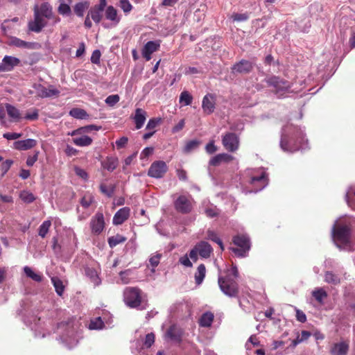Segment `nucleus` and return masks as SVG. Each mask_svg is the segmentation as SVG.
<instances>
[{
  "label": "nucleus",
  "mask_w": 355,
  "mask_h": 355,
  "mask_svg": "<svg viewBox=\"0 0 355 355\" xmlns=\"http://www.w3.org/2000/svg\"><path fill=\"white\" fill-rule=\"evenodd\" d=\"M101 127L96 126L95 125H89L84 127H81L71 132L69 135L71 136H76L78 135H83L85 133L93 131V130H98Z\"/></svg>",
  "instance_id": "29"
},
{
  "label": "nucleus",
  "mask_w": 355,
  "mask_h": 355,
  "mask_svg": "<svg viewBox=\"0 0 355 355\" xmlns=\"http://www.w3.org/2000/svg\"><path fill=\"white\" fill-rule=\"evenodd\" d=\"M192 100V96L187 91H184L181 93L180 96V103L183 102L185 105H189L191 104Z\"/></svg>",
  "instance_id": "47"
},
{
  "label": "nucleus",
  "mask_w": 355,
  "mask_h": 355,
  "mask_svg": "<svg viewBox=\"0 0 355 355\" xmlns=\"http://www.w3.org/2000/svg\"><path fill=\"white\" fill-rule=\"evenodd\" d=\"M37 144V141L33 139H27L25 140H19L15 141L13 144V147L15 149L19 150H27L28 149L33 148Z\"/></svg>",
  "instance_id": "16"
},
{
  "label": "nucleus",
  "mask_w": 355,
  "mask_h": 355,
  "mask_svg": "<svg viewBox=\"0 0 355 355\" xmlns=\"http://www.w3.org/2000/svg\"><path fill=\"white\" fill-rule=\"evenodd\" d=\"M90 228L92 233L99 235L105 228V220L102 212H97L90 220Z\"/></svg>",
  "instance_id": "8"
},
{
  "label": "nucleus",
  "mask_w": 355,
  "mask_h": 355,
  "mask_svg": "<svg viewBox=\"0 0 355 355\" xmlns=\"http://www.w3.org/2000/svg\"><path fill=\"white\" fill-rule=\"evenodd\" d=\"M105 15L106 19L112 21L114 24H118L121 21L116 9L112 6H109L106 8Z\"/></svg>",
  "instance_id": "21"
},
{
  "label": "nucleus",
  "mask_w": 355,
  "mask_h": 355,
  "mask_svg": "<svg viewBox=\"0 0 355 355\" xmlns=\"http://www.w3.org/2000/svg\"><path fill=\"white\" fill-rule=\"evenodd\" d=\"M89 2L87 1H80L73 6L74 13L79 17L84 16L85 12L89 8Z\"/></svg>",
  "instance_id": "24"
},
{
  "label": "nucleus",
  "mask_w": 355,
  "mask_h": 355,
  "mask_svg": "<svg viewBox=\"0 0 355 355\" xmlns=\"http://www.w3.org/2000/svg\"><path fill=\"white\" fill-rule=\"evenodd\" d=\"M218 286L222 292L230 297H237L239 294V286L236 280L230 275L219 277L218 280Z\"/></svg>",
  "instance_id": "2"
},
{
  "label": "nucleus",
  "mask_w": 355,
  "mask_h": 355,
  "mask_svg": "<svg viewBox=\"0 0 355 355\" xmlns=\"http://www.w3.org/2000/svg\"><path fill=\"white\" fill-rule=\"evenodd\" d=\"M104 324L101 318H97L95 320H92L89 324V328L91 329H100L103 328Z\"/></svg>",
  "instance_id": "54"
},
{
  "label": "nucleus",
  "mask_w": 355,
  "mask_h": 355,
  "mask_svg": "<svg viewBox=\"0 0 355 355\" xmlns=\"http://www.w3.org/2000/svg\"><path fill=\"white\" fill-rule=\"evenodd\" d=\"M101 52L99 50H95L92 54L91 62L94 64H98L100 62Z\"/></svg>",
  "instance_id": "60"
},
{
  "label": "nucleus",
  "mask_w": 355,
  "mask_h": 355,
  "mask_svg": "<svg viewBox=\"0 0 355 355\" xmlns=\"http://www.w3.org/2000/svg\"><path fill=\"white\" fill-rule=\"evenodd\" d=\"M6 112L8 114V116L12 119L13 120L18 121L21 119V114L19 112V110L16 108L15 106L6 103L5 105Z\"/></svg>",
  "instance_id": "28"
},
{
  "label": "nucleus",
  "mask_w": 355,
  "mask_h": 355,
  "mask_svg": "<svg viewBox=\"0 0 355 355\" xmlns=\"http://www.w3.org/2000/svg\"><path fill=\"white\" fill-rule=\"evenodd\" d=\"M12 44L17 47H22V48H29L31 46L30 43L25 42L22 40H20L19 38H15L12 40Z\"/></svg>",
  "instance_id": "58"
},
{
  "label": "nucleus",
  "mask_w": 355,
  "mask_h": 355,
  "mask_svg": "<svg viewBox=\"0 0 355 355\" xmlns=\"http://www.w3.org/2000/svg\"><path fill=\"white\" fill-rule=\"evenodd\" d=\"M183 334L184 331L180 327L173 324L166 331L165 336L175 343H180L182 340Z\"/></svg>",
  "instance_id": "12"
},
{
  "label": "nucleus",
  "mask_w": 355,
  "mask_h": 355,
  "mask_svg": "<svg viewBox=\"0 0 355 355\" xmlns=\"http://www.w3.org/2000/svg\"><path fill=\"white\" fill-rule=\"evenodd\" d=\"M12 164V161L10 159H6L5 162H3L1 164V170H2V175L6 174L7 171L10 168L11 165Z\"/></svg>",
  "instance_id": "61"
},
{
  "label": "nucleus",
  "mask_w": 355,
  "mask_h": 355,
  "mask_svg": "<svg viewBox=\"0 0 355 355\" xmlns=\"http://www.w3.org/2000/svg\"><path fill=\"white\" fill-rule=\"evenodd\" d=\"M173 205L177 212L188 214L193 209V199L190 196L180 195L174 201Z\"/></svg>",
  "instance_id": "5"
},
{
  "label": "nucleus",
  "mask_w": 355,
  "mask_h": 355,
  "mask_svg": "<svg viewBox=\"0 0 355 355\" xmlns=\"http://www.w3.org/2000/svg\"><path fill=\"white\" fill-rule=\"evenodd\" d=\"M162 122L161 118H152L150 119L146 127L147 130H155V128Z\"/></svg>",
  "instance_id": "50"
},
{
  "label": "nucleus",
  "mask_w": 355,
  "mask_h": 355,
  "mask_svg": "<svg viewBox=\"0 0 355 355\" xmlns=\"http://www.w3.org/2000/svg\"><path fill=\"white\" fill-rule=\"evenodd\" d=\"M120 100V97L118 94H112L108 96L105 102L109 106L113 107Z\"/></svg>",
  "instance_id": "51"
},
{
  "label": "nucleus",
  "mask_w": 355,
  "mask_h": 355,
  "mask_svg": "<svg viewBox=\"0 0 355 355\" xmlns=\"http://www.w3.org/2000/svg\"><path fill=\"white\" fill-rule=\"evenodd\" d=\"M161 257H162V254H160V253H156L155 254L152 255L150 257V258L149 259L150 265L153 268L157 267L159 263Z\"/></svg>",
  "instance_id": "56"
},
{
  "label": "nucleus",
  "mask_w": 355,
  "mask_h": 355,
  "mask_svg": "<svg viewBox=\"0 0 355 355\" xmlns=\"http://www.w3.org/2000/svg\"><path fill=\"white\" fill-rule=\"evenodd\" d=\"M250 184L257 187V191L263 189L268 184V178L266 172L262 171L260 175H252Z\"/></svg>",
  "instance_id": "14"
},
{
  "label": "nucleus",
  "mask_w": 355,
  "mask_h": 355,
  "mask_svg": "<svg viewBox=\"0 0 355 355\" xmlns=\"http://www.w3.org/2000/svg\"><path fill=\"white\" fill-rule=\"evenodd\" d=\"M99 188H100L101 192L109 198H110L113 196L114 191H115V186L113 184H111L107 187L105 184H101Z\"/></svg>",
  "instance_id": "42"
},
{
  "label": "nucleus",
  "mask_w": 355,
  "mask_h": 355,
  "mask_svg": "<svg viewBox=\"0 0 355 355\" xmlns=\"http://www.w3.org/2000/svg\"><path fill=\"white\" fill-rule=\"evenodd\" d=\"M51 226V221L50 220H44L39 227L38 234L42 238H45Z\"/></svg>",
  "instance_id": "39"
},
{
  "label": "nucleus",
  "mask_w": 355,
  "mask_h": 355,
  "mask_svg": "<svg viewBox=\"0 0 355 355\" xmlns=\"http://www.w3.org/2000/svg\"><path fill=\"white\" fill-rule=\"evenodd\" d=\"M205 275L206 267L203 263H201L198 266L197 270L195 272V283L197 285H200L205 279Z\"/></svg>",
  "instance_id": "27"
},
{
  "label": "nucleus",
  "mask_w": 355,
  "mask_h": 355,
  "mask_svg": "<svg viewBox=\"0 0 355 355\" xmlns=\"http://www.w3.org/2000/svg\"><path fill=\"white\" fill-rule=\"evenodd\" d=\"M59 1L60 2V4L59 5V6L58 8V13L63 16L70 15L71 13V9L70 6L68 4L64 3V0H59Z\"/></svg>",
  "instance_id": "41"
},
{
  "label": "nucleus",
  "mask_w": 355,
  "mask_h": 355,
  "mask_svg": "<svg viewBox=\"0 0 355 355\" xmlns=\"http://www.w3.org/2000/svg\"><path fill=\"white\" fill-rule=\"evenodd\" d=\"M125 241L126 237L121 234H116L108 239V243L110 248H114L118 244L122 243Z\"/></svg>",
  "instance_id": "37"
},
{
  "label": "nucleus",
  "mask_w": 355,
  "mask_h": 355,
  "mask_svg": "<svg viewBox=\"0 0 355 355\" xmlns=\"http://www.w3.org/2000/svg\"><path fill=\"white\" fill-rule=\"evenodd\" d=\"M119 6L125 15L129 14L133 8L129 0H120Z\"/></svg>",
  "instance_id": "46"
},
{
  "label": "nucleus",
  "mask_w": 355,
  "mask_h": 355,
  "mask_svg": "<svg viewBox=\"0 0 355 355\" xmlns=\"http://www.w3.org/2000/svg\"><path fill=\"white\" fill-rule=\"evenodd\" d=\"M216 107V97L212 94H206L202 99V108L205 114H211Z\"/></svg>",
  "instance_id": "11"
},
{
  "label": "nucleus",
  "mask_w": 355,
  "mask_h": 355,
  "mask_svg": "<svg viewBox=\"0 0 355 355\" xmlns=\"http://www.w3.org/2000/svg\"><path fill=\"white\" fill-rule=\"evenodd\" d=\"M147 113L141 108L135 110V114L133 116L134 121L137 129H140L144 124L146 119Z\"/></svg>",
  "instance_id": "17"
},
{
  "label": "nucleus",
  "mask_w": 355,
  "mask_h": 355,
  "mask_svg": "<svg viewBox=\"0 0 355 355\" xmlns=\"http://www.w3.org/2000/svg\"><path fill=\"white\" fill-rule=\"evenodd\" d=\"M141 291L135 287H128L124 291V302L130 308H137L141 303Z\"/></svg>",
  "instance_id": "3"
},
{
  "label": "nucleus",
  "mask_w": 355,
  "mask_h": 355,
  "mask_svg": "<svg viewBox=\"0 0 355 355\" xmlns=\"http://www.w3.org/2000/svg\"><path fill=\"white\" fill-rule=\"evenodd\" d=\"M104 9L94 5L91 7L87 12V15L96 23L99 24L103 18Z\"/></svg>",
  "instance_id": "18"
},
{
  "label": "nucleus",
  "mask_w": 355,
  "mask_h": 355,
  "mask_svg": "<svg viewBox=\"0 0 355 355\" xmlns=\"http://www.w3.org/2000/svg\"><path fill=\"white\" fill-rule=\"evenodd\" d=\"M206 152L208 154H213L217 150V147L214 144V141H210L205 146Z\"/></svg>",
  "instance_id": "59"
},
{
  "label": "nucleus",
  "mask_w": 355,
  "mask_h": 355,
  "mask_svg": "<svg viewBox=\"0 0 355 355\" xmlns=\"http://www.w3.org/2000/svg\"><path fill=\"white\" fill-rule=\"evenodd\" d=\"M130 214V209L128 207H124L119 209L114 214L112 223L115 225L123 224L128 219Z\"/></svg>",
  "instance_id": "15"
},
{
  "label": "nucleus",
  "mask_w": 355,
  "mask_h": 355,
  "mask_svg": "<svg viewBox=\"0 0 355 355\" xmlns=\"http://www.w3.org/2000/svg\"><path fill=\"white\" fill-rule=\"evenodd\" d=\"M51 282L55 287L57 294L59 296H62L64 291V286L62 280L57 277H51Z\"/></svg>",
  "instance_id": "33"
},
{
  "label": "nucleus",
  "mask_w": 355,
  "mask_h": 355,
  "mask_svg": "<svg viewBox=\"0 0 355 355\" xmlns=\"http://www.w3.org/2000/svg\"><path fill=\"white\" fill-rule=\"evenodd\" d=\"M21 137V134L16 132H7L3 135V137L8 140L17 139Z\"/></svg>",
  "instance_id": "62"
},
{
  "label": "nucleus",
  "mask_w": 355,
  "mask_h": 355,
  "mask_svg": "<svg viewBox=\"0 0 355 355\" xmlns=\"http://www.w3.org/2000/svg\"><path fill=\"white\" fill-rule=\"evenodd\" d=\"M233 157H213L209 161V164L212 166H218L220 162H228L232 159Z\"/></svg>",
  "instance_id": "48"
},
{
  "label": "nucleus",
  "mask_w": 355,
  "mask_h": 355,
  "mask_svg": "<svg viewBox=\"0 0 355 355\" xmlns=\"http://www.w3.org/2000/svg\"><path fill=\"white\" fill-rule=\"evenodd\" d=\"M207 236L208 239L216 243L220 246L222 250H224L223 242L220 240V239L218 236L216 232L211 230H208L207 232Z\"/></svg>",
  "instance_id": "38"
},
{
  "label": "nucleus",
  "mask_w": 355,
  "mask_h": 355,
  "mask_svg": "<svg viewBox=\"0 0 355 355\" xmlns=\"http://www.w3.org/2000/svg\"><path fill=\"white\" fill-rule=\"evenodd\" d=\"M214 318V314L210 311L203 313L199 319L198 322L200 326L203 327H209L213 322Z\"/></svg>",
  "instance_id": "26"
},
{
  "label": "nucleus",
  "mask_w": 355,
  "mask_h": 355,
  "mask_svg": "<svg viewBox=\"0 0 355 355\" xmlns=\"http://www.w3.org/2000/svg\"><path fill=\"white\" fill-rule=\"evenodd\" d=\"M205 212L207 217L214 218L218 216L220 211L216 206H214L206 208Z\"/></svg>",
  "instance_id": "52"
},
{
  "label": "nucleus",
  "mask_w": 355,
  "mask_h": 355,
  "mask_svg": "<svg viewBox=\"0 0 355 355\" xmlns=\"http://www.w3.org/2000/svg\"><path fill=\"white\" fill-rule=\"evenodd\" d=\"M3 62L7 72L12 71L15 67L20 64L19 58L10 55H5L3 58Z\"/></svg>",
  "instance_id": "22"
},
{
  "label": "nucleus",
  "mask_w": 355,
  "mask_h": 355,
  "mask_svg": "<svg viewBox=\"0 0 355 355\" xmlns=\"http://www.w3.org/2000/svg\"><path fill=\"white\" fill-rule=\"evenodd\" d=\"M160 41H149L144 46L141 54L146 60L149 61L151 59V55L159 50Z\"/></svg>",
  "instance_id": "13"
},
{
  "label": "nucleus",
  "mask_w": 355,
  "mask_h": 355,
  "mask_svg": "<svg viewBox=\"0 0 355 355\" xmlns=\"http://www.w3.org/2000/svg\"><path fill=\"white\" fill-rule=\"evenodd\" d=\"M73 143L78 146H89L92 139L88 136L82 135L79 137H74L72 139Z\"/></svg>",
  "instance_id": "31"
},
{
  "label": "nucleus",
  "mask_w": 355,
  "mask_h": 355,
  "mask_svg": "<svg viewBox=\"0 0 355 355\" xmlns=\"http://www.w3.org/2000/svg\"><path fill=\"white\" fill-rule=\"evenodd\" d=\"M19 198L26 203H31L35 199L33 194L27 191H22L19 194Z\"/></svg>",
  "instance_id": "44"
},
{
  "label": "nucleus",
  "mask_w": 355,
  "mask_h": 355,
  "mask_svg": "<svg viewBox=\"0 0 355 355\" xmlns=\"http://www.w3.org/2000/svg\"><path fill=\"white\" fill-rule=\"evenodd\" d=\"M231 18L234 21H244L248 19L249 15L248 13H233Z\"/></svg>",
  "instance_id": "55"
},
{
  "label": "nucleus",
  "mask_w": 355,
  "mask_h": 355,
  "mask_svg": "<svg viewBox=\"0 0 355 355\" xmlns=\"http://www.w3.org/2000/svg\"><path fill=\"white\" fill-rule=\"evenodd\" d=\"M24 272L28 277L32 279L33 281L36 282H41L42 281V276L39 273L35 272L28 266H25L24 268Z\"/></svg>",
  "instance_id": "32"
},
{
  "label": "nucleus",
  "mask_w": 355,
  "mask_h": 355,
  "mask_svg": "<svg viewBox=\"0 0 355 355\" xmlns=\"http://www.w3.org/2000/svg\"><path fill=\"white\" fill-rule=\"evenodd\" d=\"M280 146H281V148L284 152H289V153L293 152V148L288 144V137L285 135H282V138H281V141H280Z\"/></svg>",
  "instance_id": "45"
},
{
  "label": "nucleus",
  "mask_w": 355,
  "mask_h": 355,
  "mask_svg": "<svg viewBox=\"0 0 355 355\" xmlns=\"http://www.w3.org/2000/svg\"><path fill=\"white\" fill-rule=\"evenodd\" d=\"M69 115L78 119H86L88 116L87 112L81 108H73L69 111Z\"/></svg>",
  "instance_id": "35"
},
{
  "label": "nucleus",
  "mask_w": 355,
  "mask_h": 355,
  "mask_svg": "<svg viewBox=\"0 0 355 355\" xmlns=\"http://www.w3.org/2000/svg\"><path fill=\"white\" fill-rule=\"evenodd\" d=\"M39 117L38 110L33 109L31 112L26 113L25 116V119L28 120L35 121L37 120Z\"/></svg>",
  "instance_id": "57"
},
{
  "label": "nucleus",
  "mask_w": 355,
  "mask_h": 355,
  "mask_svg": "<svg viewBox=\"0 0 355 355\" xmlns=\"http://www.w3.org/2000/svg\"><path fill=\"white\" fill-rule=\"evenodd\" d=\"M168 171L166 163L163 161H155L150 166L148 175L151 178H161Z\"/></svg>",
  "instance_id": "6"
},
{
  "label": "nucleus",
  "mask_w": 355,
  "mask_h": 355,
  "mask_svg": "<svg viewBox=\"0 0 355 355\" xmlns=\"http://www.w3.org/2000/svg\"><path fill=\"white\" fill-rule=\"evenodd\" d=\"M155 334L153 333L148 334L146 336L145 340H144V345L146 348L150 347L153 345V343H155Z\"/></svg>",
  "instance_id": "53"
},
{
  "label": "nucleus",
  "mask_w": 355,
  "mask_h": 355,
  "mask_svg": "<svg viewBox=\"0 0 355 355\" xmlns=\"http://www.w3.org/2000/svg\"><path fill=\"white\" fill-rule=\"evenodd\" d=\"M313 297L320 304H323V300L327 297V293L322 288H317L312 292Z\"/></svg>",
  "instance_id": "36"
},
{
  "label": "nucleus",
  "mask_w": 355,
  "mask_h": 355,
  "mask_svg": "<svg viewBox=\"0 0 355 355\" xmlns=\"http://www.w3.org/2000/svg\"><path fill=\"white\" fill-rule=\"evenodd\" d=\"M94 201L92 194H85L80 200V203L84 208H88Z\"/></svg>",
  "instance_id": "43"
},
{
  "label": "nucleus",
  "mask_w": 355,
  "mask_h": 355,
  "mask_svg": "<svg viewBox=\"0 0 355 355\" xmlns=\"http://www.w3.org/2000/svg\"><path fill=\"white\" fill-rule=\"evenodd\" d=\"M352 226L349 223L340 221L335 223L331 230V236L337 246L350 243Z\"/></svg>",
  "instance_id": "1"
},
{
  "label": "nucleus",
  "mask_w": 355,
  "mask_h": 355,
  "mask_svg": "<svg viewBox=\"0 0 355 355\" xmlns=\"http://www.w3.org/2000/svg\"><path fill=\"white\" fill-rule=\"evenodd\" d=\"M196 247L199 255L202 258L209 257L213 250L211 246L206 241L200 242Z\"/></svg>",
  "instance_id": "20"
},
{
  "label": "nucleus",
  "mask_w": 355,
  "mask_h": 355,
  "mask_svg": "<svg viewBox=\"0 0 355 355\" xmlns=\"http://www.w3.org/2000/svg\"><path fill=\"white\" fill-rule=\"evenodd\" d=\"M233 243L238 247L232 248V251L239 257L247 255L250 248L249 238L245 235H237L233 238Z\"/></svg>",
  "instance_id": "4"
},
{
  "label": "nucleus",
  "mask_w": 355,
  "mask_h": 355,
  "mask_svg": "<svg viewBox=\"0 0 355 355\" xmlns=\"http://www.w3.org/2000/svg\"><path fill=\"white\" fill-rule=\"evenodd\" d=\"M222 143L227 150L234 152L239 148V140L235 133L228 132L223 137Z\"/></svg>",
  "instance_id": "9"
},
{
  "label": "nucleus",
  "mask_w": 355,
  "mask_h": 355,
  "mask_svg": "<svg viewBox=\"0 0 355 355\" xmlns=\"http://www.w3.org/2000/svg\"><path fill=\"white\" fill-rule=\"evenodd\" d=\"M254 64L247 60L242 59L236 62L231 67V72L233 74H248L252 71Z\"/></svg>",
  "instance_id": "7"
},
{
  "label": "nucleus",
  "mask_w": 355,
  "mask_h": 355,
  "mask_svg": "<svg viewBox=\"0 0 355 355\" xmlns=\"http://www.w3.org/2000/svg\"><path fill=\"white\" fill-rule=\"evenodd\" d=\"M179 261L181 264L187 267H191L192 263L189 260V257L187 255L182 256L180 258Z\"/></svg>",
  "instance_id": "63"
},
{
  "label": "nucleus",
  "mask_w": 355,
  "mask_h": 355,
  "mask_svg": "<svg viewBox=\"0 0 355 355\" xmlns=\"http://www.w3.org/2000/svg\"><path fill=\"white\" fill-rule=\"evenodd\" d=\"M41 16L45 18L51 19L53 17L52 9L48 4L44 3L41 6L40 10H38Z\"/></svg>",
  "instance_id": "40"
},
{
  "label": "nucleus",
  "mask_w": 355,
  "mask_h": 355,
  "mask_svg": "<svg viewBox=\"0 0 355 355\" xmlns=\"http://www.w3.org/2000/svg\"><path fill=\"white\" fill-rule=\"evenodd\" d=\"M324 281L328 284L338 285L340 283V277L332 272L327 271L324 274Z\"/></svg>",
  "instance_id": "34"
},
{
  "label": "nucleus",
  "mask_w": 355,
  "mask_h": 355,
  "mask_svg": "<svg viewBox=\"0 0 355 355\" xmlns=\"http://www.w3.org/2000/svg\"><path fill=\"white\" fill-rule=\"evenodd\" d=\"M102 166L110 171L114 170L118 165L116 157H105V159H101Z\"/></svg>",
  "instance_id": "23"
},
{
  "label": "nucleus",
  "mask_w": 355,
  "mask_h": 355,
  "mask_svg": "<svg viewBox=\"0 0 355 355\" xmlns=\"http://www.w3.org/2000/svg\"><path fill=\"white\" fill-rule=\"evenodd\" d=\"M296 318L299 322L302 323L305 322L306 320V316L305 313L298 309L296 311Z\"/></svg>",
  "instance_id": "64"
},
{
  "label": "nucleus",
  "mask_w": 355,
  "mask_h": 355,
  "mask_svg": "<svg viewBox=\"0 0 355 355\" xmlns=\"http://www.w3.org/2000/svg\"><path fill=\"white\" fill-rule=\"evenodd\" d=\"M266 83L268 85L272 86L276 89H282L287 87V82L281 79L277 76H272L266 80Z\"/></svg>",
  "instance_id": "25"
},
{
  "label": "nucleus",
  "mask_w": 355,
  "mask_h": 355,
  "mask_svg": "<svg viewBox=\"0 0 355 355\" xmlns=\"http://www.w3.org/2000/svg\"><path fill=\"white\" fill-rule=\"evenodd\" d=\"M200 144V141L196 139L189 141L184 146V152L189 153L192 150L198 148Z\"/></svg>",
  "instance_id": "49"
},
{
  "label": "nucleus",
  "mask_w": 355,
  "mask_h": 355,
  "mask_svg": "<svg viewBox=\"0 0 355 355\" xmlns=\"http://www.w3.org/2000/svg\"><path fill=\"white\" fill-rule=\"evenodd\" d=\"M34 17V21L28 24V28L31 31L40 33L47 24L46 18L41 16L37 10L35 11Z\"/></svg>",
  "instance_id": "10"
},
{
  "label": "nucleus",
  "mask_w": 355,
  "mask_h": 355,
  "mask_svg": "<svg viewBox=\"0 0 355 355\" xmlns=\"http://www.w3.org/2000/svg\"><path fill=\"white\" fill-rule=\"evenodd\" d=\"M349 351V345L346 342L335 343L331 349V355H346Z\"/></svg>",
  "instance_id": "19"
},
{
  "label": "nucleus",
  "mask_w": 355,
  "mask_h": 355,
  "mask_svg": "<svg viewBox=\"0 0 355 355\" xmlns=\"http://www.w3.org/2000/svg\"><path fill=\"white\" fill-rule=\"evenodd\" d=\"M85 274L94 283V286H98L101 284V279L95 269L87 268L85 269Z\"/></svg>",
  "instance_id": "30"
}]
</instances>
